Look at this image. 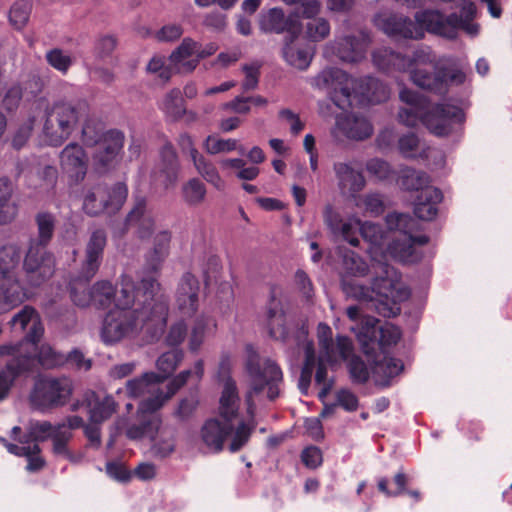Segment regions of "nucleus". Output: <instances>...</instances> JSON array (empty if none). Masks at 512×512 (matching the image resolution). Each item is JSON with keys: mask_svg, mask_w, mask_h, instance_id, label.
<instances>
[{"mask_svg": "<svg viewBox=\"0 0 512 512\" xmlns=\"http://www.w3.org/2000/svg\"><path fill=\"white\" fill-rule=\"evenodd\" d=\"M378 332L377 350H382L385 347L395 345L401 338L399 328L392 324H386L378 327Z\"/></svg>", "mask_w": 512, "mask_h": 512, "instance_id": "69168bd1", "label": "nucleus"}, {"mask_svg": "<svg viewBox=\"0 0 512 512\" xmlns=\"http://www.w3.org/2000/svg\"><path fill=\"white\" fill-rule=\"evenodd\" d=\"M82 141L88 146L92 147L102 140L104 137L102 124L88 117V108L86 107V116L82 119Z\"/></svg>", "mask_w": 512, "mask_h": 512, "instance_id": "8fccbe9b", "label": "nucleus"}, {"mask_svg": "<svg viewBox=\"0 0 512 512\" xmlns=\"http://www.w3.org/2000/svg\"><path fill=\"white\" fill-rule=\"evenodd\" d=\"M343 267L347 274L355 277H362L368 273L367 263L353 251L344 254Z\"/></svg>", "mask_w": 512, "mask_h": 512, "instance_id": "052dcab7", "label": "nucleus"}, {"mask_svg": "<svg viewBox=\"0 0 512 512\" xmlns=\"http://www.w3.org/2000/svg\"><path fill=\"white\" fill-rule=\"evenodd\" d=\"M138 413H141L140 423L131 424L126 430V436L131 440H139L143 437L154 439V434L161 426V418L153 415V412H143L138 407Z\"/></svg>", "mask_w": 512, "mask_h": 512, "instance_id": "e433bc0d", "label": "nucleus"}, {"mask_svg": "<svg viewBox=\"0 0 512 512\" xmlns=\"http://www.w3.org/2000/svg\"><path fill=\"white\" fill-rule=\"evenodd\" d=\"M305 362L299 379V389L302 394H307L311 383L312 373L315 365V350L312 342L305 345Z\"/></svg>", "mask_w": 512, "mask_h": 512, "instance_id": "5fc2aeb1", "label": "nucleus"}, {"mask_svg": "<svg viewBox=\"0 0 512 512\" xmlns=\"http://www.w3.org/2000/svg\"><path fill=\"white\" fill-rule=\"evenodd\" d=\"M32 5L28 0L16 1L10 9V22L17 28L21 29L28 22Z\"/></svg>", "mask_w": 512, "mask_h": 512, "instance_id": "e2e57ef3", "label": "nucleus"}, {"mask_svg": "<svg viewBox=\"0 0 512 512\" xmlns=\"http://www.w3.org/2000/svg\"><path fill=\"white\" fill-rule=\"evenodd\" d=\"M372 58L374 64L383 71H406L410 63L406 56L386 47L375 50Z\"/></svg>", "mask_w": 512, "mask_h": 512, "instance_id": "4c0bfd02", "label": "nucleus"}, {"mask_svg": "<svg viewBox=\"0 0 512 512\" xmlns=\"http://www.w3.org/2000/svg\"><path fill=\"white\" fill-rule=\"evenodd\" d=\"M259 28L264 33L281 34L286 32V37L298 38L301 24L292 15L286 16L282 9L271 8L260 14Z\"/></svg>", "mask_w": 512, "mask_h": 512, "instance_id": "412c9836", "label": "nucleus"}, {"mask_svg": "<svg viewBox=\"0 0 512 512\" xmlns=\"http://www.w3.org/2000/svg\"><path fill=\"white\" fill-rule=\"evenodd\" d=\"M72 394V382L65 377L38 379L30 393L33 407L39 410L53 409L65 405Z\"/></svg>", "mask_w": 512, "mask_h": 512, "instance_id": "4468645a", "label": "nucleus"}, {"mask_svg": "<svg viewBox=\"0 0 512 512\" xmlns=\"http://www.w3.org/2000/svg\"><path fill=\"white\" fill-rule=\"evenodd\" d=\"M151 452L159 458L170 456L175 450V430L169 426H160L154 434Z\"/></svg>", "mask_w": 512, "mask_h": 512, "instance_id": "a19ab883", "label": "nucleus"}, {"mask_svg": "<svg viewBox=\"0 0 512 512\" xmlns=\"http://www.w3.org/2000/svg\"><path fill=\"white\" fill-rule=\"evenodd\" d=\"M161 109L172 119L181 118L185 113L181 91L173 89L168 92L161 102Z\"/></svg>", "mask_w": 512, "mask_h": 512, "instance_id": "603ef678", "label": "nucleus"}, {"mask_svg": "<svg viewBox=\"0 0 512 512\" xmlns=\"http://www.w3.org/2000/svg\"><path fill=\"white\" fill-rule=\"evenodd\" d=\"M26 293L16 276H0V313L24 302Z\"/></svg>", "mask_w": 512, "mask_h": 512, "instance_id": "7c9ffc66", "label": "nucleus"}, {"mask_svg": "<svg viewBox=\"0 0 512 512\" xmlns=\"http://www.w3.org/2000/svg\"><path fill=\"white\" fill-rule=\"evenodd\" d=\"M266 315L270 336L277 340H285L287 338V330L284 326V314L281 303L276 299H272Z\"/></svg>", "mask_w": 512, "mask_h": 512, "instance_id": "79ce46f5", "label": "nucleus"}, {"mask_svg": "<svg viewBox=\"0 0 512 512\" xmlns=\"http://www.w3.org/2000/svg\"><path fill=\"white\" fill-rule=\"evenodd\" d=\"M203 148L211 155L229 153L234 150H239L241 154L244 153L243 146L239 145L236 139H223L214 135H209L204 140Z\"/></svg>", "mask_w": 512, "mask_h": 512, "instance_id": "de8ad7c7", "label": "nucleus"}, {"mask_svg": "<svg viewBox=\"0 0 512 512\" xmlns=\"http://www.w3.org/2000/svg\"><path fill=\"white\" fill-rule=\"evenodd\" d=\"M305 34L310 41H323L330 35V23L323 17L310 20L305 25Z\"/></svg>", "mask_w": 512, "mask_h": 512, "instance_id": "13d9d810", "label": "nucleus"}, {"mask_svg": "<svg viewBox=\"0 0 512 512\" xmlns=\"http://www.w3.org/2000/svg\"><path fill=\"white\" fill-rule=\"evenodd\" d=\"M408 483L407 475L400 471L393 479V487L389 488V480L385 477L378 480V490L387 497H396L406 492V485Z\"/></svg>", "mask_w": 512, "mask_h": 512, "instance_id": "6e6d98bb", "label": "nucleus"}, {"mask_svg": "<svg viewBox=\"0 0 512 512\" xmlns=\"http://www.w3.org/2000/svg\"><path fill=\"white\" fill-rule=\"evenodd\" d=\"M197 48L199 43L191 38H184L181 44L169 57L171 64L177 72H192L198 65Z\"/></svg>", "mask_w": 512, "mask_h": 512, "instance_id": "c756f323", "label": "nucleus"}, {"mask_svg": "<svg viewBox=\"0 0 512 512\" xmlns=\"http://www.w3.org/2000/svg\"><path fill=\"white\" fill-rule=\"evenodd\" d=\"M212 323V319L207 316H199L193 325L192 332L189 338V349L192 352H197L204 342L206 330Z\"/></svg>", "mask_w": 512, "mask_h": 512, "instance_id": "bf43d9fd", "label": "nucleus"}, {"mask_svg": "<svg viewBox=\"0 0 512 512\" xmlns=\"http://www.w3.org/2000/svg\"><path fill=\"white\" fill-rule=\"evenodd\" d=\"M218 376L220 381L223 383L219 413L223 420L232 422V420L238 415L240 398L236 383L229 376V366L226 361L221 362Z\"/></svg>", "mask_w": 512, "mask_h": 512, "instance_id": "5701e85b", "label": "nucleus"}, {"mask_svg": "<svg viewBox=\"0 0 512 512\" xmlns=\"http://www.w3.org/2000/svg\"><path fill=\"white\" fill-rule=\"evenodd\" d=\"M428 241L429 238L426 235H399L389 244V251L394 258L401 262H416L420 259V255L417 253L415 246H423Z\"/></svg>", "mask_w": 512, "mask_h": 512, "instance_id": "cd10ccee", "label": "nucleus"}, {"mask_svg": "<svg viewBox=\"0 0 512 512\" xmlns=\"http://www.w3.org/2000/svg\"><path fill=\"white\" fill-rule=\"evenodd\" d=\"M336 124L348 138L354 140L366 139L373 132L372 125L365 117L354 114L338 118Z\"/></svg>", "mask_w": 512, "mask_h": 512, "instance_id": "f704fd0d", "label": "nucleus"}, {"mask_svg": "<svg viewBox=\"0 0 512 512\" xmlns=\"http://www.w3.org/2000/svg\"><path fill=\"white\" fill-rule=\"evenodd\" d=\"M353 94H359L371 104L383 102L389 98L388 87L373 77H366L359 81L355 80Z\"/></svg>", "mask_w": 512, "mask_h": 512, "instance_id": "473e14b6", "label": "nucleus"}, {"mask_svg": "<svg viewBox=\"0 0 512 512\" xmlns=\"http://www.w3.org/2000/svg\"><path fill=\"white\" fill-rule=\"evenodd\" d=\"M434 72H428L421 68H413L410 71L411 81L418 87L437 94H444L449 83L461 84L465 80V74L460 70H448L435 65Z\"/></svg>", "mask_w": 512, "mask_h": 512, "instance_id": "dca6fc26", "label": "nucleus"}, {"mask_svg": "<svg viewBox=\"0 0 512 512\" xmlns=\"http://www.w3.org/2000/svg\"><path fill=\"white\" fill-rule=\"evenodd\" d=\"M317 338L320 357L326 362H334L337 358L346 359L353 350L352 342L346 336H337L334 342L331 328L322 322L317 327Z\"/></svg>", "mask_w": 512, "mask_h": 512, "instance_id": "6ab92c4d", "label": "nucleus"}, {"mask_svg": "<svg viewBox=\"0 0 512 512\" xmlns=\"http://www.w3.org/2000/svg\"><path fill=\"white\" fill-rule=\"evenodd\" d=\"M80 407L87 410L90 422L101 424L115 413L117 403L110 395L100 396L93 391H88L81 401L72 405V410L75 411Z\"/></svg>", "mask_w": 512, "mask_h": 512, "instance_id": "4be33fe9", "label": "nucleus"}, {"mask_svg": "<svg viewBox=\"0 0 512 512\" xmlns=\"http://www.w3.org/2000/svg\"><path fill=\"white\" fill-rule=\"evenodd\" d=\"M247 370L250 376V385L246 392V403L248 413L253 415L256 401H261L264 398L275 400L280 395L283 374L274 361L265 359L259 362L254 356L249 358Z\"/></svg>", "mask_w": 512, "mask_h": 512, "instance_id": "6e6552de", "label": "nucleus"}, {"mask_svg": "<svg viewBox=\"0 0 512 512\" xmlns=\"http://www.w3.org/2000/svg\"><path fill=\"white\" fill-rule=\"evenodd\" d=\"M333 171L340 193L344 196L357 198V195L366 186V180L362 171L355 169L352 163L335 162L333 164Z\"/></svg>", "mask_w": 512, "mask_h": 512, "instance_id": "a878e982", "label": "nucleus"}, {"mask_svg": "<svg viewBox=\"0 0 512 512\" xmlns=\"http://www.w3.org/2000/svg\"><path fill=\"white\" fill-rule=\"evenodd\" d=\"M18 84L22 86V93L28 100L37 97L44 88L43 79L36 74L29 75L27 79Z\"/></svg>", "mask_w": 512, "mask_h": 512, "instance_id": "774afa93", "label": "nucleus"}, {"mask_svg": "<svg viewBox=\"0 0 512 512\" xmlns=\"http://www.w3.org/2000/svg\"><path fill=\"white\" fill-rule=\"evenodd\" d=\"M106 244L107 234L103 229L93 231L86 243L81 266L69 282L71 300L78 307L92 304V287L88 288V283L100 268Z\"/></svg>", "mask_w": 512, "mask_h": 512, "instance_id": "0eeeda50", "label": "nucleus"}, {"mask_svg": "<svg viewBox=\"0 0 512 512\" xmlns=\"http://www.w3.org/2000/svg\"><path fill=\"white\" fill-rule=\"evenodd\" d=\"M400 182L406 190H415L422 192L424 189L431 187L429 184L431 179L429 175L423 171H417L412 168H405L401 172Z\"/></svg>", "mask_w": 512, "mask_h": 512, "instance_id": "49530a36", "label": "nucleus"}, {"mask_svg": "<svg viewBox=\"0 0 512 512\" xmlns=\"http://www.w3.org/2000/svg\"><path fill=\"white\" fill-rule=\"evenodd\" d=\"M26 430H29V435L34 438L35 442L51 438L52 453L55 456L64 458L73 464H78L83 460V453H75L69 449L68 444L73 433L66 428V424L54 426L49 421L30 420L26 425Z\"/></svg>", "mask_w": 512, "mask_h": 512, "instance_id": "9b49d317", "label": "nucleus"}, {"mask_svg": "<svg viewBox=\"0 0 512 512\" xmlns=\"http://www.w3.org/2000/svg\"><path fill=\"white\" fill-rule=\"evenodd\" d=\"M442 192L435 187H428L417 195L414 203L415 215L425 221L433 220L437 213V205L442 201Z\"/></svg>", "mask_w": 512, "mask_h": 512, "instance_id": "2f4dec72", "label": "nucleus"}, {"mask_svg": "<svg viewBox=\"0 0 512 512\" xmlns=\"http://www.w3.org/2000/svg\"><path fill=\"white\" fill-rule=\"evenodd\" d=\"M118 295L110 281L100 280L92 285V304L97 308H108Z\"/></svg>", "mask_w": 512, "mask_h": 512, "instance_id": "a18cd8bd", "label": "nucleus"}, {"mask_svg": "<svg viewBox=\"0 0 512 512\" xmlns=\"http://www.w3.org/2000/svg\"><path fill=\"white\" fill-rule=\"evenodd\" d=\"M399 98L405 106L400 108L398 118L408 127L422 122L436 136H446L452 131L453 123L463 121V112L459 107L450 104L429 107L424 96L407 88L400 91Z\"/></svg>", "mask_w": 512, "mask_h": 512, "instance_id": "20e7f679", "label": "nucleus"}, {"mask_svg": "<svg viewBox=\"0 0 512 512\" xmlns=\"http://www.w3.org/2000/svg\"><path fill=\"white\" fill-rule=\"evenodd\" d=\"M342 289L347 297L365 303L369 309L388 318L398 315V303L409 297V290L401 282L399 273L386 263L378 265L371 288L344 277Z\"/></svg>", "mask_w": 512, "mask_h": 512, "instance_id": "7ed1b4c3", "label": "nucleus"}, {"mask_svg": "<svg viewBox=\"0 0 512 512\" xmlns=\"http://www.w3.org/2000/svg\"><path fill=\"white\" fill-rule=\"evenodd\" d=\"M194 168L208 183L216 189L223 190L225 183L219 175L215 165L200 152L191 158Z\"/></svg>", "mask_w": 512, "mask_h": 512, "instance_id": "37998d69", "label": "nucleus"}, {"mask_svg": "<svg viewBox=\"0 0 512 512\" xmlns=\"http://www.w3.org/2000/svg\"><path fill=\"white\" fill-rule=\"evenodd\" d=\"M356 205H363L366 212L375 216L381 214L384 210L382 197L380 194L377 193H369L362 197H358Z\"/></svg>", "mask_w": 512, "mask_h": 512, "instance_id": "338daca9", "label": "nucleus"}, {"mask_svg": "<svg viewBox=\"0 0 512 512\" xmlns=\"http://www.w3.org/2000/svg\"><path fill=\"white\" fill-rule=\"evenodd\" d=\"M386 224L389 230L399 231L400 235H410L418 227L417 221L405 213H389L386 216Z\"/></svg>", "mask_w": 512, "mask_h": 512, "instance_id": "3c124183", "label": "nucleus"}, {"mask_svg": "<svg viewBox=\"0 0 512 512\" xmlns=\"http://www.w3.org/2000/svg\"><path fill=\"white\" fill-rule=\"evenodd\" d=\"M171 233L167 230L160 231L154 237L153 248L147 253L145 266L149 272L160 270L162 263L169 254Z\"/></svg>", "mask_w": 512, "mask_h": 512, "instance_id": "72a5a7b5", "label": "nucleus"}, {"mask_svg": "<svg viewBox=\"0 0 512 512\" xmlns=\"http://www.w3.org/2000/svg\"><path fill=\"white\" fill-rule=\"evenodd\" d=\"M184 357L181 349H173L161 354L157 361L156 367L161 372L160 377H163V382L176 370Z\"/></svg>", "mask_w": 512, "mask_h": 512, "instance_id": "09e8293b", "label": "nucleus"}, {"mask_svg": "<svg viewBox=\"0 0 512 512\" xmlns=\"http://www.w3.org/2000/svg\"><path fill=\"white\" fill-rule=\"evenodd\" d=\"M126 228L136 227L140 238H148L154 230V220L147 210V203L144 197H136L133 207L125 219Z\"/></svg>", "mask_w": 512, "mask_h": 512, "instance_id": "c85d7f7f", "label": "nucleus"}, {"mask_svg": "<svg viewBox=\"0 0 512 512\" xmlns=\"http://www.w3.org/2000/svg\"><path fill=\"white\" fill-rule=\"evenodd\" d=\"M21 249L16 244H7L0 248V276H16L15 270L21 261Z\"/></svg>", "mask_w": 512, "mask_h": 512, "instance_id": "c03bdc74", "label": "nucleus"}, {"mask_svg": "<svg viewBox=\"0 0 512 512\" xmlns=\"http://www.w3.org/2000/svg\"><path fill=\"white\" fill-rule=\"evenodd\" d=\"M182 195L187 204L196 206L204 201L206 187L198 178H192L183 184Z\"/></svg>", "mask_w": 512, "mask_h": 512, "instance_id": "864d4df0", "label": "nucleus"}, {"mask_svg": "<svg viewBox=\"0 0 512 512\" xmlns=\"http://www.w3.org/2000/svg\"><path fill=\"white\" fill-rule=\"evenodd\" d=\"M36 358L39 364L47 369L61 365L65 361V356L54 351L49 345H42L39 349L36 347L33 352V359Z\"/></svg>", "mask_w": 512, "mask_h": 512, "instance_id": "4d7b16f0", "label": "nucleus"}, {"mask_svg": "<svg viewBox=\"0 0 512 512\" xmlns=\"http://www.w3.org/2000/svg\"><path fill=\"white\" fill-rule=\"evenodd\" d=\"M62 170L76 183L84 180L88 169V157L78 143H69L60 152Z\"/></svg>", "mask_w": 512, "mask_h": 512, "instance_id": "b1692460", "label": "nucleus"}, {"mask_svg": "<svg viewBox=\"0 0 512 512\" xmlns=\"http://www.w3.org/2000/svg\"><path fill=\"white\" fill-rule=\"evenodd\" d=\"M374 23L386 35L396 39H422L427 31L425 23L419 21L417 15L413 21L403 14L380 13L375 16Z\"/></svg>", "mask_w": 512, "mask_h": 512, "instance_id": "2eb2a0df", "label": "nucleus"}, {"mask_svg": "<svg viewBox=\"0 0 512 512\" xmlns=\"http://www.w3.org/2000/svg\"><path fill=\"white\" fill-rule=\"evenodd\" d=\"M86 116V104L58 100L45 108L42 118V137L52 147L67 141Z\"/></svg>", "mask_w": 512, "mask_h": 512, "instance_id": "423d86ee", "label": "nucleus"}, {"mask_svg": "<svg viewBox=\"0 0 512 512\" xmlns=\"http://www.w3.org/2000/svg\"><path fill=\"white\" fill-rule=\"evenodd\" d=\"M14 329L27 330L23 341L17 344L0 346V355H9L12 358L7 361L0 370V401L4 400L16 380L21 374L31 371L34 367L33 352L36 343L44 333L43 325L36 310L31 306H25L10 321Z\"/></svg>", "mask_w": 512, "mask_h": 512, "instance_id": "f03ea898", "label": "nucleus"}, {"mask_svg": "<svg viewBox=\"0 0 512 512\" xmlns=\"http://www.w3.org/2000/svg\"><path fill=\"white\" fill-rule=\"evenodd\" d=\"M251 429L239 422L235 427L232 422L219 419L205 421L200 429V439L209 452L218 453L223 450L226 439L233 435L229 449L231 452L240 450L248 441Z\"/></svg>", "mask_w": 512, "mask_h": 512, "instance_id": "9d476101", "label": "nucleus"}, {"mask_svg": "<svg viewBox=\"0 0 512 512\" xmlns=\"http://www.w3.org/2000/svg\"><path fill=\"white\" fill-rule=\"evenodd\" d=\"M369 44V35L360 31L356 36H343L336 39L332 47L340 60L355 63L365 57Z\"/></svg>", "mask_w": 512, "mask_h": 512, "instance_id": "393cba45", "label": "nucleus"}, {"mask_svg": "<svg viewBox=\"0 0 512 512\" xmlns=\"http://www.w3.org/2000/svg\"><path fill=\"white\" fill-rule=\"evenodd\" d=\"M310 84L314 88L326 91L338 108L346 110L351 107L355 79L341 69L326 68L311 78Z\"/></svg>", "mask_w": 512, "mask_h": 512, "instance_id": "ddd939ff", "label": "nucleus"}, {"mask_svg": "<svg viewBox=\"0 0 512 512\" xmlns=\"http://www.w3.org/2000/svg\"><path fill=\"white\" fill-rule=\"evenodd\" d=\"M195 375L198 380H201L204 374V363L198 360L194 366V372L191 370H184L177 374L167 385V391L157 389L156 395L149 397L140 403V410L143 412H155L159 410L169 399H171L188 381V379Z\"/></svg>", "mask_w": 512, "mask_h": 512, "instance_id": "f3484780", "label": "nucleus"}, {"mask_svg": "<svg viewBox=\"0 0 512 512\" xmlns=\"http://www.w3.org/2000/svg\"><path fill=\"white\" fill-rule=\"evenodd\" d=\"M201 285L199 279L185 272L179 279L175 290V306L184 317L195 315L200 304Z\"/></svg>", "mask_w": 512, "mask_h": 512, "instance_id": "a211bd4d", "label": "nucleus"}, {"mask_svg": "<svg viewBox=\"0 0 512 512\" xmlns=\"http://www.w3.org/2000/svg\"><path fill=\"white\" fill-rule=\"evenodd\" d=\"M45 58L51 67L63 74L67 73L73 63L71 55L59 48L47 51Z\"/></svg>", "mask_w": 512, "mask_h": 512, "instance_id": "680f3d73", "label": "nucleus"}, {"mask_svg": "<svg viewBox=\"0 0 512 512\" xmlns=\"http://www.w3.org/2000/svg\"><path fill=\"white\" fill-rule=\"evenodd\" d=\"M377 323L378 321L376 319L369 318L357 328H353L363 353L368 356L375 354L377 351L379 334Z\"/></svg>", "mask_w": 512, "mask_h": 512, "instance_id": "ea45409f", "label": "nucleus"}, {"mask_svg": "<svg viewBox=\"0 0 512 512\" xmlns=\"http://www.w3.org/2000/svg\"><path fill=\"white\" fill-rule=\"evenodd\" d=\"M127 195L128 189L124 183L118 182L112 187L96 184L85 193L83 210L89 216L115 214L125 203Z\"/></svg>", "mask_w": 512, "mask_h": 512, "instance_id": "f8f14e48", "label": "nucleus"}, {"mask_svg": "<svg viewBox=\"0 0 512 512\" xmlns=\"http://www.w3.org/2000/svg\"><path fill=\"white\" fill-rule=\"evenodd\" d=\"M168 311V297L161 293L157 279L147 276L136 282L131 276L122 275L115 307L103 321L101 339L106 344H115L135 337L149 321L165 324Z\"/></svg>", "mask_w": 512, "mask_h": 512, "instance_id": "f257e3e1", "label": "nucleus"}, {"mask_svg": "<svg viewBox=\"0 0 512 512\" xmlns=\"http://www.w3.org/2000/svg\"><path fill=\"white\" fill-rule=\"evenodd\" d=\"M163 382L158 373L146 372L126 382V392L131 398H138L147 393H157L155 386Z\"/></svg>", "mask_w": 512, "mask_h": 512, "instance_id": "58836bf2", "label": "nucleus"}, {"mask_svg": "<svg viewBox=\"0 0 512 512\" xmlns=\"http://www.w3.org/2000/svg\"><path fill=\"white\" fill-rule=\"evenodd\" d=\"M124 134L118 130L105 132L102 140L94 145L92 154L93 165L98 172H104L113 164L123 148Z\"/></svg>", "mask_w": 512, "mask_h": 512, "instance_id": "aec40b11", "label": "nucleus"}, {"mask_svg": "<svg viewBox=\"0 0 512 512\" xmlns=\"http://www.w3.org/2000/svg\"><path fill=\"white\" fill-rule=\"evenodd\" d=\"M403 370V363L401 360L384 357L383 360L379 361L375 366V374L385 379L384 384L388 383V379L393 378L400 374Z\"/></svg>", "mask_w": 512, "mask_h": 512, "instance_id": "0e129e2a", "label": "nucleus"}, {"mask_svg": "<svg viewBox=\"0 0 512 512\" xmlns=\"http://www.w3.org/2000/svg\"><path fill=\"white\" fill-rule=\"evenodd\" d=\"M180 165L177 153L171 143H166L160 150V158L155 175L165 188L175 185L178 180Z\"/></svg>", "mask_w": 512, "mask_h": 512, "instance_id": "bb28decb", "label": "nucleus"}, {"mask_svg": "<svg viewBox=\"0 0 512 512\" xmlns=\"http://www.w3.org/2000/svg\"><path fill=\"white\" fill-rule=\"evenodd\" d=\"M36 223L38 238L31 240L23 263L27 281L32 286L42 284L54 274L55 270V259L46 250L54 233L55 217L50 213L42 212L37 214Z\"/></svg>", "mask_w": 512, "mask_h": 512, "instance_id": "39448f33", "label": "nucleus"}, {"mask_svg": "<svg viewBox=\"0 0 512 512\" xmlns=\"http://www.w3.org/2000/svg\"><path fill=\"white\" fill-rule=\"evenodd\" d=\"M296 40L297 38L285 37L283 57L289 65L305 70L311 63L313 53L308 47L299 45Z\"/></svg>", "mask_w": 512, "mask_h": 512, "instance_id": "c9c22d12", "label": "nucleus"}, {"mask_svg": "<svg viewBox=\"0 0 512 512\" xmlns=\"http://www.w3.org/2000/svg\"><path fill=\"white\" fill-rule=\"evenodd\" d=\"M476 14V6L472 2H465L462 6L461 15L452 13L448 16L439 11L425 10L417 14V19L425 23L428 32L454 39L459 29H463L470 35L478 32V26L471 23Z\"/></svg>", "mask_w": 512, "mask_h": 512, "instance_id": "1a4fd4ad", "label": "nucleus"}]
</instances>
